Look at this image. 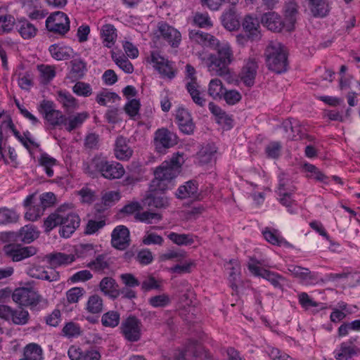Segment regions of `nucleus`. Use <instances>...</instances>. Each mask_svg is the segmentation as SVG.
<instances>
[{"label":"nucleus","instance_id":"obj_1","mask_svg":"<svg viewBox=\"0 0 360 360\" xmlns=\"http://www.w3.org/2000/svg\"><path fill=\"white\" fill-rule=\"evenodd\" d=\"M189 36L198 42L207 43L216 51L205 60L208 72L211 75L226 76L230 74L229 66L234 59L233 52L226 41H220L213 35L200 31H191Z\"/></svg>","mask_w":360,"mask_h":360},{"label":"nucleus","instance_id":"obj_2","mask_svg":"<svg viewBox=\"0 0 360 360\" xmlns=\"http://www.w3.org/2000/svg\"><path fill=\"white\" fill-rule=\"evenodd\" d=\"M80 221L81 219L78 214L72 212H66L64 206H60L44 220V231L48 233L60 226V236L68 238L78 229Z\"/></svg>","mask_w":360,"mask_h":360},{"label":"nucleus","instance_id":"obj_3","mask_svg":"<svg viewBox=\"0 0 360 360\" xmlns=\"http://www.w3.org/2000/svg\"><path fill=\"white\" fill-rule=\"evenodd\" d=\"M183 162V157L179 153L174 154L169 160L164 161L154 172L155 179L153 181V186L160 190L167 189V183L179 174Z\"/></svg>","mask_w":360,"mask_h":360},{"label":"nucleus","instance_id":"obj_4","mask_svg":"<svg viewBox=\"0 0 360 360\" xmlns=\"http://www.w3.org/2000/svg\"><path fill=\"white\" fill-rule=\"evenodd\" d=\"M266 63L269 70L281 74L288 68L285 47L278 41H271L265 50Z\"/></svg>","mask_w":360,"mask_h":360},{"label":"nucleus","instance_id":"obj_5","mask_svg":"<svg viewBox=\"0 0 360 360\" xmlns=\"http://www.w3.org/2000/svg\"><path fill=\"white\" fill-rule=\"evenodd\" d=\"M12 299L15 303L28 307L32 311L37 312L42 309V297L32 287L16 288L12 293Z\"/></svg>","mask_w":360,"mask_h":360},{"label":"nucleus","instance_id":"obj_6","mask_svg":"<svg viewBox=\"0 0 360 360\" xmlns=\"http://www.w3.org/2000/svg\"><path fill=\"white\" fill-rule=\"evenodd\" d=\"M6 243L2 251L4 256L13 262H20L37 254L34 246H22L19 241H1Z\"/></svg>","mask_w":360,"mask_h":360},{"label":"nucleus","instance_id":"obj_7","mask_svg":"<svg viewBox=\"0 0 360 360\" xmlns=\"http://www.w3.org/2000/svg\"><path fill=\"white\" fill-rule=\"evenodd\" d=\"M39 237V231L32 224L25 225L18 231H5L0 233V241H19L31 243Z\"/></svg>","mask_w":360,"mask_h":360},{"label":"nucleus","instance_id":"obj_8","mask_svg":"<svg viewBox=\"0 0 360 360\" xmlns=\"http://www.w3.org/2000/svg\"><path fill=\"white\" fill-rule=\"evenodd\" d=\"M178 142L177 135L167 128L158 129L154 134L153 145L159 153H165L167 149L174 147Z\"/></svg>","mask_w":360,"mask_h":360},{"label":"nucleus","instance_id":"obj_9","mask_svg":"<svg viewBox=\"0 0 360 360\" xmlns=\"http://www.w3.org/2000/svg\"><path fill=\"white\" fill-rule=\"evenodd\" d=\"M250 272L255 276L262 277L268 281L275 288L283 290L284 285L287 283L286 278L277 272L271 271L262 268L255 264H248Z\"/></svg>","mask_w":360,"mask_h":360},{"label":"nucleus","instance_id":"obj_10","mask_svg":"<svg viewBox=\"0 0 360 360\" xmlns=\"http://www.w3.org/2000/svg\"><path fill=\"white\" fill-rule=\"evenodd\" d=\"M142 323L135 316L130 315L122 321L120 331L129 342H135L141 340Z\"/></svg>","mask_w":360,"mask_h":360},{"label":"nucleus","instance_id":"obj_11","mask_svg":"<svg viewBox=\"0 0 360 360\" xmlns=\"http://www.w3.org/2000/svg\"><path fill=\"white\" fill-rule=\"evenodd\" d=\"M46 27L51 32L65 35L70 30V20L65 13L56 11L46 20Z\"/></svg>","mask_w":360,"mask_h":360},{"label":"nucleus","instance_id":"obj_12","mask_svg":"<svg viewBox=\"0 0 360 360\" xmlns=\"http://www.w3.org/2000/svg\"><path fill=\"white\" fill-rule=\"evenodd\" d=\"M39 111L47 122L53 127L63 125L65 121V116L60 110L54 108V103L51 101H42L39 105Z\"/></svg>","mask_w":360,"mask_h":360},{"label":"nucleus","instance_id":"obj_13","mask_svg":"<svg viewBox=\"0 0 360 360\" xmlns=\"http://www.w3.org/2000/svg\"><path fill=\"white\" fill-rule=\"evenodd\" d=\"M5 128L10 129L14 136L23 145V146L30 151V146L27 144V141L20 134V131L15 128V126L12 120V118L8 116L6 120L2 122L0 126V153L2 157L4 156V148L6 146L8 141V136H4L3 133V129Z\"/></svg>","mask_w":360,"mask_h":360},{"label":"nucleus","instance_id":"obj_14","mask_svg":"<svg viewBox=\"0 0 360 360\" xmlns=\"http://www.w3.org/2000/svg\"><path fill=\"white\" fill-rule=\"evenodd\" d=\"M258 68V61L255 58H249L244 61L239 77L246 86L251 87L254 85Z\"/></svg>","mask_w":360,"mask_h":360},{"label":"nucleus","instance_id":"obj_15","mask_svg":"<svg viewBox=\"0 0 360 360\" xmlns=\"http://www.w3.org/2000/svg\"><path fill=\"white\" fill-rule=\"evenodd\" d=\"M287 269L302 284L307 285H314L317 282L316 274L311 271L308 268L295 264H288Z\"/></svg>","mask_w":360,"mask_h":360},{"label":"nucleus","instance_id":"obj_16","mask_svg":"<svg viewBox=\"0 0 360 360\" xmlns=\"http://www.w3.org/2000/svg\"><path fill=\"white\" fill-rule=\"evenodd\" d=\"M111 244L117 250H124L130 245L129 229L123 225L116 226L111 233Z\"/></svg>","mask_w":360,"mask_h":360},{"label":"nucleus","instance_id":"obj_17","mask_svg":"<svg viewBox=\"0 0 360 360\" xmlns=\"http://www.w3.org/2000/svg\"><path fill=\"white\" fill-rule=\"evenodd\" d=\"M105 164H107V158L101 155H96L89 160L84 162L82 168L85 174L95 178L98 174L102 176Z\"/></svg>","mask_w":360,"mask_h":360},{"label":"nucleus","instance_id":"obj_18","mask_svg":"<svg viewBox=\"0 0 360 360\" xmlns=\"http://www.w3.org/2000/svg\"><path fill=\"white\" fill-rule=\"evenodd\" d=\"M176 120L181 132L186 135L193 134L195 125L188 110L179 107L176 112Z\"/></svg>","mask_w":360,"mask_h":360},{"label":"nucleus","instance_id":"obj_19","mask_svg":"<svg viewBox=\"0 0 360 360\" xmlns=\"http://www.w3.org/2000/svg\"><path fill=\"white\" fill-rule=\"evenodd\" d=\"M150 63L153 64V67L158 72L169 79H172L175 76L170 62L160 56L158 51H152L150 53Z\"/></svg>","mask_w":360,"mask_h":360},{"label":"nucleus","instance_id":"obj_20","mask_svg":"<svg viewBox=\"0 0 360 360\" xmlns=\"http://www.w3.org/2000/svg\"><path fill=\"white\" fill-rule=\"evenodd\" d=\"M160 36L172 47H178L181 40V33L165 22H160L158 25Z\"/></svg>","mask_w":360,"mask_h":360},{"label":"nucleus","instance_id":"obj_21","mask_svg":"<svg viewBox=\"0 0 360 360\" xmlns=\"http://www.w3.org/2000/svg\"><path fill=\"white\" fill-rule=\"evenodd\" d=\"M261 23L268 30L275 32H279L285 29V25L282 18L274 11L264 13L261 18Z\"/></svg>","mask_w":360,"mask_h":360},{"label":"nucleus","instance_id":"obj_22","mask_svg":"<svg viewBox=\"0 0 360 360\" xmlns=\"http://www.w3.org/2000/svg\"><path fill=\"white\" fill-rule=\"evenodd\" d=\"M199 349L200 346L197 340H189L182 349L176 352L173 357H169L167 360H188L190 358L197 357Z\"/></svg>","mask_w":360,"mask_h":360},{"label":"nucleus","instance_id":"obj_23","mask_svg":"<svg viewBox=\"0 0 360 360\" xmlns=\"http://www.w3.org/2000/svg\"><path fill=\"white\" fill-rule=\"evenodd\" d=\"M314 18H324L330 12L329 0H302Z\"/></svg>","mask_w":360,"mask_h":360},{"label":"nucleus","instance_id":"obj_24","mask_svg":"<svg viewBox=\"0 0 360 360\" xmlns=\"http://www.w3.org/2000/svg\"><path fill=\"white\" fill-rule=\"evenodd\" d=\"M242 25L248 39L254 41L260 38L259 21L257 18L250 15H246Z\"/></svg>","mask_w":360,"mask_h":360},{"label":"nucleus","instance_id":"obj_25","mask_svg":"<svg viewBox=\"0 0 360 360\" xmlns=\"http://www.w3.org/2000/svg\"><path fill=\"white\" fill-rule=\"evenodd\" d=\"M163 190L156 189L149 193L144 199V204L149 207L156 208H165L169 205V200L165 195Z\"/></svg>","mask_w":360,"mask_h":360},{"label":"nucleus","instance_id":"obj_26","mask_svg":"<svg viewBox=\"0 0 360 360\" xmlns=\"http://www.w3.org/2000/svg\"><path fill=\"white\" fill-rule=\"evenodd\" d=\"M333 354L337 360H349L360 354V347L352 346L351 342H342Z\"/></svg>","mask_w":360,"mask_h":360},{"label":"nucleus","instance_id":"obj_27","mask_svg":"<svg viewBox=\"0 0 360 360\" xmlns=\"http://www.w3.org/2000/svg\"><path fill=\"white\" fill-rule=\"evenodd\" d=\"M114 152L116 158L122 161L128 160L133 154V150L129 146L127 139L122 136L117 137Z\"/></svg>","mask_w":360,"mask_h":360},{"label":"nucleus","instance_id":"obj_28","mask_svg":"<svg viewBox=\"0 0 360 360\" xmlns=\"http://www.w3.org/2000/svg\"><path fill=\"white\" fill-rule=\"evenodd\" d=\"M298 13V6L294 1H289L285 6V18L283 22L285 25V30L291 32L295 28Z\"/></svg>","mask_w":360,"mask_h":360},{"label":"nucleus","instance_id":"obj_29","mask_svg":"<svg viewBox=\"0 0 360 360\" xmlns=\"http://www.w3.org/2000/svg\"><path fill=\"white\" fill-rule=\"evenodd\" d=\"M221 22L224 27L229 31L236 30L240 27V22L233 7L222 13Z\"/></svg>","mask_w":360,"mask_h":360},{"label":"nucleus","instance_id":"obj_30","mask_svg":"<svg viewBox=\"0 0 360 360\" xmlns=\"http://www.w3.org/2000/svg\"><path fill=\"white\" fill-rule=\"evenodd\" d=\"M49 51L54 59L57 60H65L72 58L74 51L67 46L59 44H51L49 48Z\"/></svg>","mask_w":360,"mask_h":360},{"label":"nucleus","instance_id":"obj_31","mask_svg":"<svg viewBox=\"0 0 360 360\" xmlns=\"http://www.w3.org/2000/svg\"><path fill=\"white\" fill-rule=\"evenodd\" d=\"M16 28L20 35L24 39H30L34 37L37 32L36 26L24 18L18 19L16 23Z\"/></svg>","mask_w":360,"mask_h":360},{"label":"nucleus","instance_id":"obj_32","mask_svg":"<svg viewBox=\"0 0 360 360\" xmlns=\"http://www.w3.org/2000/svg\"><path fill=\"white\" fill-rule=\"evenodd\" d=\"M124 169L120 163L107 160L102 176L108 179H120L124 175Z\"/></svg>","mask_w":360,"mask_h":360},{"label":"nucleus","instance_id":"obj_33","mask_svg":"<svg viewBox=\"0 0 360 360\" xmlns=\"http://www.w3.org/2000/svg\"><path fill=\"white\" fill-rule=\"evenodd\" d=\"M88 117L89 114L86 112H77L75 115L65 117V121L63 125L65 126L68 131L70 132L79 128Z\"/></svg>","mask_w":360,"mask_h":360},{"label":"nucleus","instance_id":"obj_34","mask_svg":"<svg viewBox=\"0 0 360 360\" xmlns=\"http://www.w3.org/2000/svg\"><path fill=\"white\" fill-rule=\"evenodd\" d=\"M57 100L62 104L67 112L77 109L79 106L78 101L66 90L58 91Z\"/></svg>","mask_w":360,"mask_h":360},{"label":"nucleus","instance_id":"obj_35","mask_svg":"<svg viewBox=\"0 0 360 360\" xmlns=\"http://www.w3.org/2000/svg\"><path fill=\"white\" fill-rule=\"evenodd\" d=\"M198 184L195 181H188L184 185L180 186L176 192V196L179 199L195 198L198 194Z\"/></svg>","mask_w":360,"mask_h":360},{"label":"nucleus","instance_id":"obj_36","mask_svg":"<svg viewBox=\"0 0 360 360\" xmlns=\"http://www.w3.org/2000/svg\"><path fill=\"white\" fill-rule=\"evenodd\" d=\"M101 290L112 299H115L120 295L118 285L115 279L111 277L103 278L99 284Z\"/></svg>","mask_w":360,"mask_h":360},{"label":"nucleus","instance_id":"obj_37","mask_svg":"<svg viewBox=\"0 0 360 360\" xmlns=\"http://www.w3.org/2000/svg\"><path fill=\"white\" fill-rule=\"evenodd\" d=\"M101 35L105 46L111 48L115 43L117 34V30L112 24H105L102 26Z\"/></svg>","mask_w":360,"mask_h":360},{"label":"nucleus","instance_id":"obj_38","mask_svg":"<svg viewBox=\"0 0 360 360\" xmlns=\"http://www.w3.org/2000/svg\"><path fill=\"white\" fill-rule=\"evenodd\" d=\"M87 267L97 273H104L105 270L109 269V259L105 254H101L96 257L87 264Z\"/></svg>","mask_w":360,"mask_h":360},{"label":"nucleus","instance_id":"obj_39","mask_svg":"<svg viewBox=\"0 0 360 360\" xmlns=\"http://www.w3.org/2000/svg\"><path fill=\"white\" fill-rule=\"evenodd\" d=\"M217 153V148L214 143H207L203 146L198 153L199 162L202 165L210 163Z\"/></svg>","mask_w":360,"mask_h":360},{"label":"nucleus","instance_id":"obj_40","mask_svg":"<svg viewBox=\"0 0 360 360\" xmlns=\"http://www.w3.org/2000/svg\"><path fill=\"white\" fill-rule=\"evenodd\" d=\"M198 82H187L186 89L189 93L193 101L200 107L205 105L206 100L201 96Z\"/></svg>","mask_w":360,"mask_h":360},{"label":"nucleus","instance_id":"obj_41","mask_svg":"<svg viewBox=\"0 0 360 360\" xmlns=\"http://www.w3.org/2000/svg\"><path fill=\"white\" fill-rule=\"evenodd\" d=\"M70 64L71 77L77 80L82 79L87 72L86 63L82 59H74Z\"/></svg>","mask_w":360,"mask_h":360},{"label":"nucleus","instance_id":"obj_42","mask_svg":"<svg viewBox=\"0 0 360 360\" xmlns=\"http://www.w3.org/2000/svg\"><path fill=\"white\" fill-rule=\"evenodd\" d=\"M85 309L92 314L101 313L103 310V299L96 294L89 296Z\"/></svg>","mask_w":360,"mask_h":360},{"label":"nucleus","instance_id":"obj_43","mask_svg":"<svg viewBox=\"0 0 360 360\" xmlns=\"http://www.w3.org/2000/svg\"><path fill=\"white\" fill-rule=\"evenodd\" d=\"M262 234L264 238L272 245L278 246H289L290 244L286 241L276 230H271L269 228H266L263 231Z\"/></svg>","mask_w":360,"mask_h":360},{"label":"nucleus","instance_id":"obj_44","mask_svg":"<svg viewBox=\"0 0 360 360\" xmlns=\"http://www.w3.org/2000/svg\"><path fill=\"white\" fill-rule=\"evenodd\" d=\"M226 89L224 87L222 82L219 79H212L210 80L208 86V94L213 99H222Z\"/></svg>","mask_w":360,"mask_h":360},{"label":"nucleus","instance_id":"obj_45","mask_svg":"<svg viewBox=\"0 0 360 360\" xmlns=\"http://www.w3.org/2000/svg\"><path fill=\"white\" fill-rule=\"evenodd\" d=\"M120 321V314L118 311L111 310L104 313L101 317V323L105 327L115 328Z\"/></svg>","mask_w":360,"mask_h":360},{"label":"nucleus","instance_id":"obj_46","mask_svg":"<svg viewBox=\"0 0 360 360\" xmlns=\"http://www.w3.org/2000/svg\"><path fill=\"white\" fill-rule=\"evenodd\" d=\"M39 162L44 168L45 172L49 177L53 176V169L52 167L56 165L58 161L56 158L51 157L46 153L41 154L39 158Z\"/></svg>","mask_w":360,"mask_h":360},{"label":"nucleus","instance_id":"obj_47","mask_svg":"<svg viewBox=\"0 0 360 360\" xmlns=\"http://www.w3.org/2000/svg\"><path fill=\"white\" fill-rule=\"evenodd\" d=\"M168 238L177 245H190L194 243L193 235L170 232Z\"/></svg>","mask_w":360,"mask_h":360},{"label":"nucleus","instance_id":"obj_48","mask_svg":"<svg viewBox=\"0 0 360 360\" xmlns=\"http://www.w3.org/2000/svg\"><path fill=\"white\" fill-rule=\"evenodd\" d=\"M276 193L279 202L287 208L288 212L295 213V210L292 208V205L295 203V200L292 198L294 191L283 193L281 191Z\"/></svg>","mask_w":360,"mask_h":360},{"label":"nucleus","instance_id":"obj_49","mask_svg":"<svg viewBox=\"0 0 360 360\" xmlns=\"http://www.w3.org/2000/svg\"><path fill=\"white\" fill-rule=\"evenodd\" d=\"M24 356L28 360H42V349L37 344H29L25 348Z\"/></svg>","mask_w":360,"mask_h":360},{"label":"nucleus","instance_id":"obj_50","mask_svg":"<svg viewBox=\"0 0 360 360\" xmlns=\"http://www.w3.org/2000/svg\"><path fill=\"white\" fill-rule=\"evenodd\" d=\"M96 253V250L92 244H79L75 248V257L77 258H87L93 257Z\"/></svg>","mask_w":360,"mask_h":360},{"label":"nucleus","instance_id":"obj_51","mask_svg":"<svg viewBox=\"0 0 360 360\" xmlns=\"http://www.w3.org/2000/svg\"><path fill=\"white\" fill-rule=\"evenodd\" d=\"M10 320L15 325L24 326L29 322V312L22 308L14 309Z\"/></svg>","mask_w":360,"mask_h":360},{"label":"nucleus","instance_id":"obj_52","mask_svg":"<svg viewBox=\"0 0 360 360\" xmlns=\"http://www.w3.org/2000/svg\"><path fill=\"white\" fill-rule=\"evenodd\" d=\"M51 262L57 265H68L75 260V255L57 252L50 256Z\"/></svg>","mask_w":360,"mask_h":360},{"label":"nucleus","instance_id":"obj_53","mask_svg":"<svg viewBox=\"0 0 360 360\" xmlns=\"http://www.w3.org/2000/svg\"><path fill=\"white\" fill-rule=\"evenodd\" d=\"M105 221L104 218L89 219L86 225L84 233L86 235L94 234L105 226Z\"/></svg>","mask_w":360,"mask_h":360},{"label":"nucleus","instance_id":"obj_54","mask_svg":"<svg viewBox=\"0 0 360 360\" xmlns=\"http://www.w3.org/2000/svg\"><path fill=\"white\" fill-rule=\"evenodd\" d=\"M134 217L137 221L148 224H153V222H158L162 219L161 214L148 211L136 212Z\"/></svg>","mask_w":360,"mask_h":360},{"label":"nucleus","instance_id":"obj_55","mask_svg":"<svg viewBox=\"0 0 360 360\" xmlns=\"http://www.w3.org/2000/svg\"><path fill=\"white\" fill-rule=\"evenodd\" d=\"M304 169L310 173L309 178H313L316 181L327 184L328 177L315 165L310 163H305L303 166Z\"/></svg>","mask_w":360,"mask_h":360},{"label":"nucleus","instance_id":"obj_56","mask_svg":"<svg viewBox=\"0 0 360 360\" xmlns=\"http://www.w3.org/2000/svg\"><path fill=\"white\" fill-rule=\"evenodd\" d=\"M112 58L116 65L122 69L125 73H132L134 67L129 59L124 56H117L115 53L112 54Z\"/></svg>","mask_w":360,"mask_h":360},{"label":"nucleus","instance_id":"obj_57","mask_svg":"<svg viewBox=\"0 0 360 360\" xmlns=\"http://www.w3.org/2000/svg\"><path fill=\"white\" fill-rule=\"evenodd\" d=\"M18 219L17 213L11 209L0 208V225L16 222Z\"/></svg>","mask_w":360,"mask_h":360},{"label":"nucleus","instance_id":"obj_58","mask_svg":"<svg viewBox=\"0 0 360 360\" xmlns=\"http://www.w3.org/2000/svg\"><path fill=\"white\" fill-rule=\"evenodd\" d=\"M15 24V18L10 14L0 15V34L11 32Z\"/></svg>","mask_w":360,"mask_h":360},{"label":"nucleus","instance_id":"obj_59","mask_svg":"<svg viewBox=\"0 0 360 360\" xmlns=\"http://www.w3.org/2000/svg\"><path fill=\"white\" fill-rule=\"evenodd\" d=\"M186 256V252L180 249H169L165 253L160 255V260L165 262L168 260L179 261Z\"/></svg>","mask_w":360,"mask_h":360},{"label":"nucleus","instance_id":"obj_60","mask_svg":"<svg viewBox=\"0 0 360 360\" xmlns=\"http://www.w3.org/2000/svg\"><path fill=\"white\" fill-rule=\"evenodd\" d=\"M62 332L65 337L71 338L79 336L82 330L78 323L70 321L64 326Z\"/></svg>","mask_w":360,"mask_h":360},{"label":"nucleus","instance_id":"obj_61","mask_svg":"<svg viewBox=\"0 0 360 360\" xmlns=\"http://www.w3.org/2000/svg\"><path fill=\"white\" fill-rule=\"evenodd\" d=\"M282 145L279 141H271L265 147V153L268 158L277 159L281 155Z\"/></svg>","mask_w":360,"mask_h":360},{"label":"nucleus","instance_id":"obj_62","mask_svg":"<svg viewBox=\"0 0 360 360\" xmlns=\"http://www.w3.org/2000/svg\"><path fill=\"white\" fill-rule=\"evenodd\" d=\"M120 96L115 92H110L106 90L103 91L97 94L96 101V102L101 105L105 106L108 102L113 101L115 100H120Z\"/></svg>","mask_w":360,"mask_h":360},{"label":"nucleus","instance_id":"obj_63","mask_svg":"<svg viewBox=\"0 0 360 360\" xmlns=\"http://www.w3.org/2000/svg\"><path fill=\"white\" fill-rule=\"evenodd\" d=\"M193 22L202 28H210L213 26V23L207 13L197 12L194 15Z\"/></svg>","mask_w":360,"mask_h":360},{"label":"nucleus","instance_id":"obj_64","mask_svg":"<svg viewBox=\"0 0 360 360\" xmlns=\"http://www.w3.org/2000/svg\"><path fill=\"white\" fill-rule=\"evenodd\" d=\"M72 91L79 96L88 97L92 94V89L88 83L77 82L73 86Z\"/></svg>","mask_w":360,"mask_h":360}]
</instances>
